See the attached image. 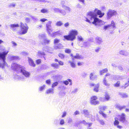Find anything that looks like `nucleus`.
I'll list each match as a JSON object with an SVG mask.
<instances>
[{"label":"nucleus","instance_id":"680f3d73","mask_svg":"<svg viewBox=\"0 0 129 129\" xmlns=\"http://www.w3.org/2000/svg\"><path fill=\"white\" fill-rule=\"evenodd\" d=\"M64 120L63 119H61L60 121V124L61 125H63L64 124Z\"/></svg>","mask_w":129,"mask_h":129},{"label":"nucleus","instance_id":"5fc2aeb1","mask_svg":"<svg viewBox=\"0 0 129 129\" xmlns=\"http://www.w3.org/2000/svg\"><path fill=\"white\" fill-rule=\"evenodd\" d=\"M59 88H61L62 89H65L66 88V86L64 85H61Z\"/></svg>","mask_w":129,"mask_h":129},{"label":"nucleus","instance_id":"f03ea898","mask_svg":"<svg viewBox=\"0 0 129 129\" xmlns=\"http://www.w3.org/2000/svg\"><path fill=\"white\" fill-rule=\"evenodd\" d=\"M11 68L14 71L22 74L24 76H20L17 75H15L14 78L16 79L23 80L29 77L30 73L25 70V68L23 66L16 63H13L11 64Z\"/></svg>","mask_w":129,"mask_h":129},{"label":"nucleus","instance_id":"c85d7f7f","mask_svg":"<svg viewBox=\"0 0 129 129\" xmlns=\"http://www.w3.org/2000/svg\"><path fill=\"white\" fill-rule=\"evenodd\" d=\"M53 90L52 88H50L46 90V93L48 94L50 93H53Z\"/></svg>","mask_w":129,"mask_h":129},{"label":"nucleus","instance_id":"ea45409f","mask_svg":"<svg viewBox=\"0 0 129 129\" xmlns=\"http://www.w3.org/2000/svg\"><path fill=\"white\" fill-rule=\"evenodd\" d=\"M99 113L101 114H102L103 117H104L105 118L107 117V115L103 113V112L102 111H99Z\"/></svg>","mask_w":129,"mask_h":129},{"label":"nucleus","instance_id":"6e6d98bb","mask_svg":"<svg viewBox=\"0 0 129 129\" xmlns=\"http://www.w3.org/2000/svg\"><path fill=\"white\" fill-rule=\"evenodd\" d=\"M31 17L32 19L34 20L37 21L38 20L37 18L36 17L33 16H31Z\"/></svg>","mask_w":129,"mask_h":129},{"label":"nucleus","instance_id":"4c0bfd02","mask_svg":"<svg viewBox=\"0 0 129 129\" xmlns=\"http://www.w3.org/2000/svg\"><path fill=\"white\" fill-rule=\"evenodd\" d=\"M59 13H60L63 16L65 15L66 14V12L64 10L60 9Z\"/></svg>","mask_w":129,"mask_h":129},{"label":"nucleus","instance_id":"20e7f679","mask_svg":"<svg viewBox=\"0 0 129 129\" xmlns=\"http://www.w3.org/2000/svg\"><path fill=\"white\" fill-rule=\"evenodd\" d=\"M21 31L17 32L19 35H22L26 34L27 31L28 27L26 24H23L20 22V24Z\"/></svg>","mask_w":129,"mask_h":129},{"label":"nucleus","instance_id":"5701e85b","mask_svg":"<svg viewBox=\"0 0 129 129\" xmlns=\"http://www.w3.org/2000/svg\"><path fill=\"white\" fill-rule=\"evenodd\" d=\"M95 40L96 43L99 44H101L103 42L101 38L99 37H97L96 38Z\"/></svg>","mask_w":129,"mask_h":129},{"label":"nucleus","instance_id":"2eb2a0df","mask_svg":"<svg viewBox=\"0 0 129 129\" xmlns=\"http://www.w3.org/2000/svg\"><path fill=\"white\" fill-rule=\"evenodd\" d=\"M9 58L11 60H17L19 59V57L18 56H9Z\"/></svg>","mask_w":129,"mask_h":129},{"label":"nucleus","instance_id":"a211bd4d","mask_svg":"<svg viewBox=\"0 0 129 129\" xmlns=\"http://www.w3.org/2000/svg\"><path fill=\"white\" fill-rule=\"evenodd\" d=\"M119 53L121 55L126 56L128 55V53L126 51L121 50L119 51Z\"/></svg>","mask_w":129,"mask_h":129},{"label":"nucleus","instance_id":"72a5a7b5","mask_svg":"<svg viewBox=\"0 0 129 129\" xmlns=\"http://www.w3.org/2000/svg\"><path fill=\"white\" fill-rule=\"evenodd\" d=\"M51 66L56 68H57L59 67V65L56 63H52L51 64Z\"/></svg>","mask_w":129,"mask_h":129},{"label":"nucleus","instance_id":"13d9d810","mask_svg":"<svg viewBox=\"0 0 129 129\" xmlns=\"http://www.w3.org/2000/svg\"><path fill=\"white\" fill-rule=\"evenodd\" d=\"M101 49V48L100 47H98L95 49V51L96 52H98Z\"/></svg>","mask_w":129,"mask_h":129},{"label":"nucleus","instance_id":"cd10ccee","mask_svg":"<svg viewBox=\"0 0 129 129\" xmlns=\"http://www.w3.org/2000/svg\"><path fill=\"white\" fill-rule=\"evenodd\" d=\"M119 95L123 98H126L128 97L127 95L124 93L120 92L119 93Z\"/></svg>","mask_w":129,"mask_h":129},{"label":"nucleus","instance_id":"774afa93","mask_svg":"<svg viewBox=\"0 0 129 129\" xmlns=\"http://www.w3.org/2000/svg\"><path fill=\"white\" fill-rule=\"evenodd\" d=\"M67 114V112L66 111H64L63 114L62 115V117H64Z\"/></svg>","mask_w":129,"mask_h":129},{"label":"nucleus","instance_id":"8fccbe9b","mask_svg":"<svg viewBox=\"0 0 129 129\" xmlns=\"http://www.w3.org/2000/svg\"><path fill=\"white\" fill-rule=\"evenodd\" d=\"M53 34L54 35L57 34L61 35V32L59 30L55 33H53Z\"/></svg>","mask_w":129,"mask_h":129},{"label":"nucleus","instance_id":"58836bf2","mask_svg":"<svg viewBox=\"0 0 129 129\" xmlns=\"http://www.w3.org/2000/svg\"><path fill=\"white\" fill-rule=\"evenodd\" d=\"M69 81L67 80H65L63 81H61L60 82L61 84H64L66 85H68L69 84Z\"/></svg>","mask_w":129,"mask_h":129},{"label":"nucleus","instance_id":"bb28decb","mask_svg":"<svg viewBox=\"0 0 129 129\" xmlns=\"http://www.w3.org/2000/svg\"><path fill=\"white\" fill-rule=\"evenodd\" d=\"M68 62L70 63V65L72 68H75L76 66L75 63L74 62L69 61H68Z\"/></svg>","mask_w":129,"mask_h":129},{"label":"nucleus","instance_id":"39448f33","mask_svg":"<svg viewBox=\"0 0 129 129\" xmlns=\"http://www.w3.org/2000/svg\"><path fill=\"white\" fill-rule=\"evenodd\" d=\"M8 52L9 51H8L4 52L2 53H0V58L2 59V61L0 62V67L2 69L4 68V66L7 64L5 62V56Z\"/></svg>","mask_w":129,"mask_h":129},{"label":"nucleus","instance_id":"423d86ee","mask_svg":"<svg viewBox=\"0 0 129 129\" xmlns=\"http://www.w3.org/2000/svg\"><path fill=\"white\" fill-rule=\"evenodd\" d=\"M52 21H49L46 24V28L47 32L50 35H51V33L53 30L51 26Z\"/></svg>","mask_w":129,"mask_h":129},{"label":"nucleus","instance_id":"de8ad7c7","mask_svg":"<svg viewBox=\"0 0 129 129\" xmlns=\"http://www.w3.org/2000/svg\"><path fill=\"white\" fill-rule=\"evenodd\" d=\"M58 56L62 59L64 58V54L62 53H59L58 55Z\"/></svg>","mask_w":129,"mask_h":129},{"label":"nucleus","instance_id":"aec40b11","mask_svg":"<svg viewBox=\"0 0 129 129\" xmlns=\"http://www.w3.org/2000/svg\"><path fill=\"white\" fill-rule=\"evenodd\" d=\"M89 44L88 42H85L83 43L82 44H81L79 46L82 47L87 48L89 47Z\"/></svg>","mask_w":129,"mask_h":129},{"label":"nucleus","instance_id":"4be33fe9","mask_svg":"<svg viewBox=\"0 0 129 129\" xmlns=\"http://www.w3.org/2000/svg\"><path fill=\"white\" fill-rule=\"evenodd\" d=\"M29 63L30 65L31 66L35 67V64L34 63L33 60L30 57H28Z\"/></svg>","mask_w":129,"mask_h":129},{"label":"nucleus","instance_id":"f3484780","mask_svg":"<svg viewBox=\"0 0 129 129\" xmlns=\"http://www.w3.org/2000/svg\"><path fill=\"white\" fill-rule=\"evenodd\" d=\"M11 28L13 30H16V27L19 26V24H11L10 25Z\"/></svg>","mask_w":129,"mask_h":129},{"label":"nucleus","instance_id":"1a4fd4ad","mask_svg":"<svg viewBox=\"0 0 129 129\" xmlns=\"http://www.w3.org/2000/svg\"><path fill=\"white\" fill-rule=\"evenodd\" d=\"M107 76H109L110 78V77L111 76V75L109 73H107L105 75V77L104 79L103 82L104 85L107 87H108L110 85V84L108 83L106 80V77Z\"/></svg>","mask_w":129,"mask_h":129},{"label":"nucleus","instance_id":"49530a36","mask_svg":"<svg viewBox=\"0 0 129 129\" xmlns=\"http://www.w3.org/2000/svg\"><path fill=\"white\" fill-rule=\"evenodd\" d=\"M74 57L75 58L79 59L81 58V57L78 54H76V55L74 56Z\"/></svg>","mask_w":129,"mask_h":129},{"label":"nucleus","instance_id":"e433bc0d","mask_svg":"<svg viewBox=\"0 0 129 129\" xmlns=\"http://www.w3.org/2000/svg\"><path fill=\"white\" fill-rule=\"evenodd\" d=\"M46 85H45L43 86H40L39 88V90L40 91H42L44 90L45 88Z\"/></svg>","mask_w":129,"mask_h":129},{"label":"nucleus","instance_id":"0e129e2a","mask_svg":"<svg viewBox=\"0 0 129 129\" xmlns=\"http://www.w3.org/2000/svg\"><path fill=\"white\" fill-rule=\"evenodd\" d=\"M90 118H91L90 119L92 121H94L95 120V119L94 116H93L91 115V116Z\"/></svg>","mask_w":129,"mask_h":129},{"label":"nucleus","instance_id":"f704fd0d","mask_svg":"<svg viewBox=\"0 0 129 129\" xmlns=\"http://www.w3.org/2000/svg\"><path fill=\"white\" fill-rule=\"evenodd\" d=\"M60 40L57 39H55L54 40V44L55 45H57L56 44L60 42Z\"/></svg>","mask_w":129,"mask_h":129},{"label":"nucleus","instance_id":"ddd939ff","mask_svg":"<svg viewBox=\"0 0 129 129\" xmlns=\"http://www.w3.org/2000/svg\"><path fill=\"white\" fill-rule=\"evenodd\" d=\"M45 53L43 51H39L37 53V55L40 57H43L44 59V60H46V58L45 57L43 56L45 55Z\"/></svg>","mask_w":129,"mask_h":129},{"label":"nucleus","instance_id":"338daca9","mask_svg":"<svg viewBox=\"0 0 129 129\" xmlns=\"http://www.w3.org/2000/svg\"><path fill=\"white\" fill-rule=\"evenodd\" d=\"M80 112L79 111H76L74 113V115H78L79 114Z\"/></svg>","mask_w":129,"mask_h":129},{"label":"nucleus","instance_id":"f257e3e1","mask_svg":"<svg viewBox=\"0 0 129 129\" xmlns=\"http://www.w3.org/2000/svg\"><path fill=\"white\" fill-rule=\"evenodd\" d=\"M104 15V13H102L101 11L95 8L94 11H90L87 13L86 21L89 23H92L95 26L100 25L102 21L97 18V15H99V17L101 18Z\"/></svg>","mask_w":129,"mask_h":129},{"label":"nucleus","instance_id":"dca6fc26","mask_svg":"<svg viewBox=\"0 0 129 129\" xmlns=\"http://www.w3.org/2000/svg\"><path fill=\"white\" fill-rule=\"evenodd\" d=\"M50 42V40L47 39L46 37L45 39H44L42 41H41L40 43L43 45H45L46 44H49Z\"/></svg>","mask_w":129,"mask_h":129},{"label":"nucleus","instance_id":"bf43d9fd","mask_svg":"<svg viewBox=\"0 0 129 129\" xmlns=\"http://www.w3.org/2000/svg\"><path fill=\"white\" fill-rule=\"evenodd\" d=\"M71 50L69 49H66L65 50V52L66 53H69L71 52Z\"/></svg>","mask_w":129,"mask_h":129},{"label":"nucleus","instance_id":"7c9ffc66","mask_svg":"<svg viewBox=\"0 0 129 129\" xmlns=\"http://www.w3.org/2000/svg\"><path fill=\"white\" fill-rule=\"evenodd\" d=\"M79 124H83L85 125H87L88 123V122L84 120H80L79 121Z\"/></svg>","mask_w":129,"mask_h":129},{"label":"nucleus","instance_id":"412c9836","mask_svg":"<svg viewBox=\"0 0 129 129\" xmlns=\"http://www.w3.org/2000/svg\"><path fill=\"white\" fill-rule=\"evenodd\" d=\"M110 99V97L108 95L106 94V95L105 98H101V100L102 101H108Z\"/></svg>","mask_w":129,"mask_h":129},{"label":"nucleus","instance_id":"6e6552de","mask_svg":"<svg viewBox=\"0 0 129 129\" xmlns=\"http://www.w3.org/2000/svg\"><path fill=\"white\" fill-rule=\"evenodd\" d=\"M116 14L117 12L115 11L109 9L107 13V18L110 19L111 17Z\"/></svg>","mask_w":129,"mask_h":129},{"label":"nucleus","instance_id":"c9c22d12","mask_svg":"<svg viewBox=\"0 0 129 129\" xmlns=\"http://www.w3.org/2000/svg\"><path fill=\"white\" fill-rule=\"evenodd\" d=\"M110 28H113V29L115 28V24L114 23V21H112L111 22V24H110Z\"/></svg>","mask_w":129,"mask_h":129},{"label":"nucleus","instance_id":"a18cd8bd","mask_svg":"<svg viewBox=\"0 0 129 129\" xmlns=\"http://www.w3.org/2000/svg\"><path fill=\"white\" fill-rule=\"evenodd\" d=\"M110 27V25H107L104 26V29L105 30H106V29L108 28L111 29Z\"/></svg>","mask_w":129,"mask_h":129},{"label":"nucleus","instance_id":"7ed1b4c3","mask_svg":"<svg viewBox=\"0 0 129 129\" xmlns=\"http://www.w3.org/2000/svg\"><path fill=\"white\" fill-rule=\"evenodd\" d=\"M77 30L72 29L70 32L69 34L68 35H65L63 36L64 40L66 39L67 40H69L71 41H73L76 39V36L78 34Z\"/></svg>","mask_w":129,"mask_h":129},{"label":"nucleus","instance_id":"37998d69","mask_svg":"<svg viewBox=\"0 0 129 129\" xmlns=\"http://www.w3.org/2000/svg\"><path fill=\"white\" fill-rule=\"evenodd\" d=\"M77 39L78 41H82L83 40V38L81 36L79 35L77 36Z\"/></svg>","mask_w":129,"mask_h":129},{"label":"nucleus","instance_id":"b1692460","mask_svg":"<svg viewBox=\"0 0 129 129\" xmlns=\"http://www.w3.org/2000/svg\"><path fill=\"white\" fill-rule=\"evenodd\" d=\"M89 77L90 80H94L97 77V76L94 75L93 73H91Z\"/></svg>","mask_w":129,"mask_h":129},{"label":"nucleus","instance_id":"2f4dec72","mask_svg":"<svg viewBox=\"0 0 129 129\" xmlns=\"http://www.w3.org/2000/svg\"><path fill=\"white\" fill-rule=\"evenodd\" d=\"M63 23L61 21H59L57 22L55 24V25L58 26H61L63 25Z\"/></svg>","mask_w":129,"mask_h":129},{"label":"nucleus","instance_id":"9d476101","mask_svg":"<svg viewBox=\"0 0 129 129\" xmlns=\"http://www.w3.org/2000/svg\"><path fill=\"white\" fill-rule=\"evenodd\" d=\"M120 117L119 118L120 121L123 123H125L127 121L125 119V115L124 113H122L120 115Z\"/></svg>","mask_w":129,"mask_h":129},{"label":"nucleus","instance_id":"4d7b16f0","mask_svg":"<svg viewBox=\"0 0 129 129\" xmlns=\"http://www.w3.org/2000/svg\"><path fill=\"white\" fill-rule=\"evenodd\" d=\"M70 24L68 22L64 24V27L66 28L68 27L69 26Z\"/></svg>","mask_w":129,"mask_h":129},{"label":"nucleus","instance_id":"e2e57ef3","mask_svg":"<svg viewBox=\"0 0 129 129\" xmlns=\"http://www.w3.org/2000/svg\"><path fill=\"white\" fill-rule=\"evenodd\" d=\"M107 107L106 106H104L102 107L101 108V110L103 111L105 110L106 109H107Z\"/></svg>","mask_w":129,"mask_h":129},{"label":"nucleus","instance_id":"69168bd1","mask_svg":"<svg viewBox=\"0 0 129 129\" xmlns=\"http://www.w3.org/2000/svg\"><path fill=\"white\" fill-rule=\"evenodd\" d=\"M58 63L59 64L60 66H63L64 64L63 62L61 61H59Z\"/></svg>","mask_w":129,"mask_h":129},{"label":"nucleus","instance_id":"393cba45","mask_svg":"<svg viewBox=\"0 0 129 129\" xmlns=\"http://www.w3.org/2000/svg\"><path fill=\"white\" fill-rule=\"evenodd\" d=\"M50 49V48L48 46H45L42 49V50L43 51L46 52H48Z\"/></svg>","mask_w":129,"mask_h":129},{"label":"nucleus","instance_id":"864d4df0","mask_svg":"<svg viewBox=\"0 0 129 129\" xmlns=\"http://www.w3.org/2000/svg\"><path fill=\"white\" fill-rule=\"evenodd\" d=\"M78 88H75L74 89L72 92V93H76L78 91Z\"/></svg>","mask_w":129,"mask_h":129},{"label":"nucleus","instance_id":"4468645a","mask_svg":"<svg viewBox=\"0 0 129 129\" xmlns=\"http://www.w3.org/2000/svg\"><path fill=\"white\" fill-rule=\"evenodd\" d=\"M38 37L40 40V42L41 43V41H42L44 39L46 38V35L44 34H39L38 35Z\"/></svg>","mask_w":129,"mask_h":129},{"label":"nucleus","instance_id":"9b49d317","mask_svg":"<svg viewBox=\"0 0 129 129\" xmlns=\"http://www.w3.org/2000/svg\"><path fill=\"white\" fill-rule=\"evenodd\" d=\"M83 113L84 114L85 117L90 118L91 116V114L90 113L89 111L87 109H84L83 110Z\"/></svg>","mask_w":129,"mask_h":129},{"label":"nucleus","instance_id":"09e8293b","mask_svg":"<svg viewBox=\"0 0 129 129\" xmlns=\"http://www.w3.org/2000/svg\"><path fill=\"white\" fill-rule=\"evenodd\" d=\"M120 83V81H118L116 83L114 84V86L117 87H118L119 86Z\"/></svg>","mask_w":129,"mask_h":129},{"label":"nucleus","instance_id":"79ce46f5","mask_svg":"<svg viewBox=\"0 0 129 129\" xmlns=\"http://www.w3.org/2000/svg\"><path fill=\"white\" fill-rule=\"evenodd\" d=\"M53 11L55 13H59L60 9L58 8H54Z\"/></svg>","mask_w":129,"mask_h":129},{"label":"nucleus","instance_id":"3c124183","mask_svg":"<svg viewBox=\"0 0 129 129\" xmlns=\"http://www.w3.org/2000/svg\"><path fill=\"white\" fill-rule=\"evenodd\" d=\"M58 83L57 82H55L54 83L52 84V88H54L55 87L57 86L58 84Z\"/></svg>","mask_w":129,"mask_h":129},{"label":"nucleus","instance_id":"a878e982","mask_svg":"<svg viewBox=\"0 0 129 129\" xmlns=\"http://www.w3.org/2000/svg\"><path fill=\"white\" fill-rule=\"evenodd\" d=\"M115 107L116 108L121 110L123 109L124 108L125 106H121L119 105L116 104L115 105Z\"/></svg>","mask_w":129,"mask_h":129},{"label":"nucleus","instance_id":"473e14b6","mask_svg":"<svg viewBox=\"0 0 129 129\" xmlns=\"http://www.w3.org/2000/svg\"><path fill=\"white\" fill-rule=\"evenodd\" d=\"M99 86L98 84H97L95 85V87L94 89V91L98 92V88Z\"/></svg>","mask_w":129,"mask_h":129},{"label":"nucleus","instance_id":"c03bdc74","mask_svg":"<svg viewBox=\"0 0 129 129\" xmlns=\"http://www.w3.org/2000/svg\"><path fill=\"white\" fill-rule=\"evenodd\" d=\"M41 12L43 13H47L48 12V10L46 9H44L41 10Z\"/></svg>","mask_w":129,"mask_h":129},{"label":"nucleus","instance_id":"603ef678","mask_svg":"<svg viewBox=\"0 0 129 129\" xmlns=\"http://www.w3.org/2000/svg\"><path fill=\"white\" fill-rule=\"evenodd\" d=\"M98 121H99L101 124L102 125H104L105 124L104 121L102 120L99 119L98 120Z\"/></svg>","mask_w":129,"mask_h":129},{"label":"nucleus","instance_id":"c756f323","mask_svg":"<svg viewBox=\"0 0 129 129\" xmlns=\"http://www.w3.org/2000/svg\"><path fill=\"white\" fill-rule=\"evenodd\" d=\"M108 70L107 69H105L101 71H100V75H103V73L106 72L108 71Z\"/></svg>","mask_w":129,"mask_h":129},{"label":"nucleus","instance_id":"052dcab7","mask_svg":"<svg viewBox=\"0 0 129 129\" xmlns=\"http://www.w3.org/2000/svg\"><path fill=\"white\" fill-rule=\"evenodd\" d=\"M36 62L37 64H39L41 62V60L40 59H38L36 60Z\"/></svg>","mask_w":129,"mask_h":129},{"label":"nucleus","instance_id":"0eeeda50","mask_svg":"<svg viewBox=\"0 0 129 129\" xmlns=\"http://www.w3.org/2000/svg\"><path fill=\"white\" fill-rule=\"evenodd\" d=\"M97 98V97L96 96H92L90 98V104L92 105H96L99 104V101L96 100Z\"/></svg>","mask_w":129,"mask_h":129},{"label":"nucleus","instance_id":"6ab92c4d","mask_svg":"<svg viewBox=\"0 0 129 129\" xmlns=\"http://www.w3.org/2000/svg\"><path fill=\"white\" fill-rule=\"evenodd\" d=\"M63 47V46L62 44L59 43L57 45H54V48L55 49H62Z\"/></svg>","mask_w":129,"mask_h":129},{"label":"nucleus","instance_id":"f8f14e48","mask_svg":"<svg viewBox=\"0 0 129 129\" xmlns=\"http://www.w3.org/2000/svg\"><path fill=\"white\" fill-rule=\"evenodd\" d=\"M119 122L118 120V118L117 117L115 118V121L114 122V126L119 129H121L122 127L121 126L119 125Z\"/></svg>","mask_w":129,"mask_h":129},{"label":"nucleus","instance_id":"a19ab883","mask_svg":"<svg viewBox=\"0 0 129 129\" xmlns=\"http://www.w3.org/2000/svg\"><path fill=\"white\" fill-rule=\"evenodd\" d=\"M62 7L66 10H68L69 11H70V8L66 7L64 5H62Z\"/></svg>","mask_w":129,"mask_h":129}]
</instances>
